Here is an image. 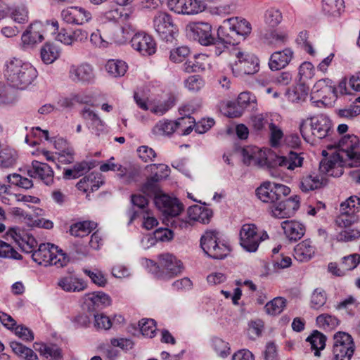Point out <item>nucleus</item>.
<instances>
[{"instance_id": "obj_1", "label": "nucleus", "mask_w": 360, "mask_h": 360, "mask_svg": "<svg viewBox=\"0 0 360 360\" xmlns=\"http://www.w3.org/2000/svg\"><path fill=\"white\" fill-rule=\"evenodd\" d=\"M337 148V153L324 158L319 165L321 172L334 177H339L343 174L344 166H360V140L356 136L342 137Z\"/></svg>"}, {"instance_id": "obj_2", "label": "nucleus", "mask_w": 360, "mask_h": 360, "mask_svg": "<svg viewBox=\"0 0 360 360\" xmlns=\"http://www.w3.org/2000/svg\"><path fill=\"white\" fill-rule=\"evenodd\" d=\"M4 76L10 86L25 89L37 77V71L31 63L13 58L6 63Z\"/></svg>"}, {"instance_id": "obj_3", "label": "nucleus", "mask_w": 360, "mask_h": 360, "mask_svg": "<svg viewBox=\"0 0 360 360\" xmlns=\"http://www.w3.org/2000/svg\"><path fill=\"white\" fill-rule=\"evenodd\" d=\"M145 262L149 271L160 280L171 279L181 274L184 269L182 262L170 253L160 255L158 264L150 259H146Z\"/></svg>"}, {"instance_id": "obj_4", "label": "nucleus", "mask_w": 360, "mask_h": 360, "mask_svg": "<svg viewBox=\"0 0 360 360\" xmlns=\"http://www.w3.org/2000/svg\"><path fill=\"white\" fill-rule=\"evenodd\" d=\"M299 128L302 138L310 143L314 141L313 137L326 138L331 130L332 122L327 115L319 114L302 120Z\"/></svg>"}, {"instance_id": "obj_5", "label": "nucleus", "mask_w": 360, "mask_h": 360, "mask_svg": "<svg viewBox=\"0 0 360 360\" xmlns=\"http://www.w3.org/2000/svg\"><path fill=\"white\" fill-rule=\"evenodd\" d=\"M32 259L44 266H56L58 268L67 265L68 258L57 246L50 243H41L32 255Z\"/></svg>"}, {"instance_id": "obj_6", "label": "nucleus", "mask_w": 360, "mask_h": 360, "mask_svg": "<svg viewBox=\"0 0 360 360\" xmlns=\"http://www.w3.org/2000/svg\"><path fill=\"white\" fill-rule=\"evenodd\" d=\"M251 31V24L247 20L236 17L225 20L224 25L219 27L217 35L229 44H234L231 38L234 36L245 37Z\"/></svg>"}, {"instance_id": "obj_7", "label": "nucleus", "mask_w": 360, "mask_h": 360, "mask_svg": "<svg viewBox=\"0 0 360 360\" xmlns=\"http://www.w3.org/2000/svg\"><path fill=\"white\" fill-rule=\"evenodd\" d=\"M200 246L205 254L217 259L224 258L230 252L228 244L216 231H206L200 238Z\"/></svg>"}, {"instance_id": "obj_8", "label": "nucleus", "mask_w": 360, "mask_h": 360, "mask_svg": "<svg viewBox=\"0 0 360 360\" xmlns=\"http://www.w3.org/2000/svg\"><path fill=\"white\" fill-rule=\"evenodd\" d=\"M232 55L236 58L231 65L234 76L243 77L259 71V60L254 54L236 49Z\"/></svg>"}, {"instance_id": "obj_9", "label": "nucleus", "mask_w": 360, "mask_h": 360, "mask_svg": "<svg viewBox=\"0 0 360 360\" xmlns=\"http://www.w3.org/2000/svg\"><path fill=\"white\" fill-rule=\"evenodd\" d=\"M240 245L247 252H255L260 243L268 238L266 232L259 231L253 224H243L240 230Z\"/></svg>"}, {"instance_id": "obj_10", "label": "nucleus", "mask_w": 360, "mask_h": 360, "mask_svg": "<svg viewBox=\"0 0 360 360\" xmlns=\"http://www.w3.org/2000/svg\"><path fill=\"white\" fill-rule=\"evenodd\" d=\"M355 345L352 337L345 332H338L333 336V360H350Z\"/></svg>"}, {"instance_id": "obj_11", "label": "nucleus", "mask_w": 360, "mask_h": 360, "mask_svg": "<svg viewBox=\"0 0 360 360\" xmlns=\"http://www.w3.org/2000/svg\"><path fill=\"white\" fill-rule=\"evenodd\" d=\"M153 22L155 31L162 40L172 42L178 35V27L174 23L172 17L167 13H158Z\"/></svg>"}, {"instance_id": "obj_12", "label": "nucleus", "mask_w": 360, "mask_h": 360, "mask_svg": "<svg viewBox=\"0 0 360 360\" xmlns=\"http://www.w3.org/2000/svg\"><path fill=\"white\" fill-rule=\"evenodd\" d=\"M241 153L243 161L246 165H267L271 167V160L275 153L270 150H262L257 146H248L243 148Z\"/></svg>"}, {"instance_id": "obj_13", "label": "nucleus", "mask_w": 360, "mask_h": 360, "mask_svg": "<svg viewBox=\"0 0 360 360\" xmlns=\"http://www.w3.org/2000/svg\"><path fill=\"white\" fill-rule=\"evenodd\" d=\"M168 8L179 15H194L205 9L200 0H167Z\"/></svg>"}, {"instance_id": "obj_14", "label": "nucleus", "mask_w": 360, "mask_h": 360, "mask_svg": "<svg viewBox=\"0 0 360 360\" xmlns=\"http://www.w3.org/2000/svg\"><path fill=\"white\" fill-rule=\"evenodd\" d=\"M186 31L195 40L203 46H208L214 43L212 27L208 22H193L186 26Z\"/></svg>"}, {"instance_id": "obj_15", "label": "nucleus", "mask_w": 360, "mask_h": 360, "mask_svg": "<svg viewBox=\"0 0 360 360\" xmlns=\"http://www.w3.org/2000/svg\"><path fill=\"white\" fill-rule=\"evenodd\" d=\"M300 198L297 195L292 196L285 201H278L269 207L272 217L278 219L290 218L299 209Z\"/></svg>"}, {"instance_id": "obj_16", "label": "nucleus", "mask_w": 360, "mask_h": 360, "mask_svg": "<svg viewBox=\"0 0 360 360\" xmlns=\"http://www.w3.org/2000/svg\"><path fill=\"white\" fill-rule=\"evenodd\" d=\"M131 48L143 56H149L156 51V43L154 39L145 32L139 31L131 38Z\"/></svg>"}, {"instance_id": "obj_17", "label": "nucleus", "mask_w": 360, "mask_h": 360, "mask_svg": "<svg viewBox=\"0 0 360 360\" xmlns=\"http://www.w3.org/2000/svg\"><path fill=\"white\" fill-rule=\"evenodd\" d=\"M68 77L75 83L89 84L94 82L96 75L91 65L83 63L71 65L68 71Z\"/></svg>"}, {"instance_id": "obj_18", "label": "nucleus", "mask_w": 360, "mask_h": 360, "mask_svg": "<svg viewBox=\"0 0 360 360\" xmlns=\"http://www.w3.org/2000/svg\"><path fill=\"white\" fill-rule=\"evenodd\" d=\"M304 158L301 153L290 151L285 155H280L274 153L271 158V167H280L283 169L293 171L297 168L302 167Z\"/></svg>"}, {"instance_id": "obj_19", "label": "nucleus", "mask_w": 360, "mask_h": 360, "mask_svg": "<svg viewBox=\"0 0 360 360\" xmlns=\"http://www.w3.org/2000/svg\"><path fill=\"white\" fill-rule=\"evenodd\" d=\"M27 173L30 177L37 179L47 186H50L53 184V170L46 163L34 160L28 167Z\"/></svg>"}, {"instance_id": "obj_20", "label": "nucleus", "mask_w": 360, "mask_h": 360, "mask_svg": "<svg viewBox=\"0 0 360 360\" xmlns=\"http://www.w3.org/2000/svg\"><path fill=\"white\" fill-rule=\"evenodd\" d=\"M154 202L157 208L166 216L176 217L183 210L182 204L176 198L165 194L156 195Z\"/></svg>"}, {"instance_id": "obj_21", "label": "nucleus", "mask_w": 360, "mask_h": 360, "mask_svg": "<svg viewBox=\"0 0 360 360\" xmlns=\"http://www.w3.org/2000/svg\"><path fill=\"white\" fill-rule=\"evenodd\" d=\"M45 30V25L41 22L37 21L30 24L21 36L22 47H31L42 41Z\"/></svg>"}, {"instance_id": "obj_22", "label": "nucleus", "mask_w": 360, "mask_h": 360, "mask_svg": "<svg viewBox=\"0 0 360 360\" xmlns=\"http://www.w3.org/2000/svg\"><path fill=\"white\" fill-rule=\"evenodd\" d=\"M111 15V12L106 13L101 18V21L102 22V23L105 25L108 22H110ZM106 30V27L104 25H103L101 29L97 30L96 32H93L90 37V41L91 44L96 48L101 50L106 49L111 44L112 38L110 34H108L107 33Z\"/></svg>"}, {"instance_id": "obj_23", "label": "nucleus", "mask_w": 360, "mask_h": 360, "mask_svg": "<svg viewBox=\"0 0 360 360\" xmlns=\"http://www.w3.org/2000/svg\"><path fill=\"white\" fill-rule=\"evenodd\" d=\"M61 18L68 24L83 25L91 19V14L79 6H70L61 11Z\"/></svg>"}, {"instance_id": "obj_24", "label": "nucleus", "mask_w": 360, "mask_h": 360, "mask_svg": "<svg viewBox=\"0 0 360 360\" xmlns=\"http://www.w3.org/2000/svg\"><path fill=\"white\" fill-rule=\"evenodd\" d=\"M7 236L12 238L20 249L27 253L33 252L37 245L36 239L32 235L18 228H11Z\"/></svg>"}, {"instance_id": "obj_25", "label": "nucleus", "mask_w": 360, "mask_h": 360, "mask_svg": "<svg viewBox=\"0 0 360 360\" xmlns=\"http://www.w3.org/2000/svg\"><path fill=\"white\" fill-rule=\"evenodd\" d=\"M57 286L66 292H79L87 288V284L75 274L69 273L58 278Z\"/></svg>"}, {"instance_id": "obj_26", "label": "nucleus", "mask_w": 360, "mask_h": 360, "mask_svg": "<svg viewBox=\"0 0 360 360\" xmlns=\"http://www.w3.org/2000/svg\"><path fill=\"white\" fill-rule=\"evenodd\" d=\"M336 94V88L333 81L328 78L321 79L316 82L311 89V98L326 101L327 98H334Z\"/></svg>"}, {"instance_id": "obj_27", "label": "nucleus", "mask_w": 360, "mask_h": 360, "mask_svg": "<svg viewBox=\"0 0 360 360\" xmlns=\"http://www.w3.org/2000/svg\"><path fill=\"white\" fill-rule=\"evenodd\" d=\"M316 248L310 239H305L295 245L293 256L299 262H307L314 257Z\"/></svg>"}, {"instance_id": "obj_28", "label": "nucleus", "mask_w": 360, "mask_h": 360, "mask_svg": "<svg viewBox=\"0 0 360 360\" xmlns=\"http://www.w3.org/2000/svg\"><path fill=\"white\" fill-rule=\"evenodd\" d=\"M294 56V52L290 48L274 52L269 61V67L273 71L285 68L290 63Z\"/></svg>"}, {"instance_id": "obj_29", "label": "nucleus", "mask_w": 360, "mask_h": 360, "mask_svg": "<svg viewBox=\"0 0 360 360\" xmlns=\"http://www.w3.org/2000/svg\"><path fill=\"white\" fill-rule=\"evenodd\" d=\"M284 234L290 241H297L302 238L306 231L305 226L297 221H284L281 224Z\"/></svg>"}, {"instance_id": "obj_30", "label": "nucleus", "mask_w": 360, "mask_h": 360, "mask_svg": "<svg viewBox=\"0 0 360 360\" xmlns=\"http://www.w3.org/2000/svg\"><path fill=\"white\" fill-rule=\"evenodd\" d=\"M82 117L86 120V125L92 134L99 136L105 133L106 128L104 122L93 110L84 109L82 112Z\"/></svg>"}, {"instance_id": "obj_31", "label": "nucleus", "mask_w": 360, "mask_h": 360, "mask_svg": "<svg viewBox=\"0 0 360 360\" xmlns=\"http://www.w3.org/2000/svg\"><path fill=\"white\" fill-rule=\"evenodd\" d=\"M83 304L88 310H94L97 307H103L110 304V297L103 292L87 293L82 297Z\"/></svg>"}, {"instance_id": "obj_32", "label": "nucleus", "mask_w": 360, "mask_h": 360, "mask_svg": "<svg viewBox=\"0 0 360 360\" xmlns=\"http://www.w3.org/2000/svg\"><path fill=\"white\" fill-rule=\"evenodd\" d=\"M210 65V59L205 54H198L193 58L187 60L183 65L186 72H197L205 70Z\"/></svg>"}, {"instance_id": "obj_33", "label": "nucleus", "mask_w": 360, "mask_h": 360, "mask_svg": "<svg viewBox=\"0 0 360 360\" xmlns=\"http://www.w3.org/2000/svg\"><path fill=\"white\" fill-rule=\"evenodd\" d=\"M103 184L101 175L98 172H91L83 177L77 184V187L83 192H93L98 189Z\"/></svg>"}, {"instance_id": "obj_34", "label": "nucleus", "mask_w": 360, "mask_h": 360, "mask_svg": "<svg viewBox=\"0 0 360 360\" xmlns=\"http://www.w3.org/2000/svg\"><path fill=\"white\" fill-rule=\"evenodd\" d=\"M256 195L261 201L270 203L271 205L278 201L277 198L278 194H276L274 192L272 184L270 181L264 182L257 188Z\"/></svg>"}, {"instance_id": "obj_35", "label": "nucleus", "mask_w": 360, "mask_h": 360, "mask_svg": "<svg viewBox=\"0 0 360 360\" xmlns=\"http://www.w3.org/2000/svg\"><path fill=\"white\" fill-rule=\"evenodd\" d=\"M97 224L92 221L76 222L70 226V233L75 237H84L96 229Z\"/></svg>"}, {"instance_id": "obj_36", "label": "nucleus", "mask_w": 360, "mask_h": 360, "mask_svg": "<svg viewBox=\"0 0 360 360\" xmlns=\"http://www.w3.org/2000/svg\"><path fill=\"white\" fill-rule=\"evenodd\" d=\"M264 43L274 46L284 44L288 39L287 32L281 30L265 32L261 35Z\"/></svg>"}, {"instance_id": "obj_37", "label": "nucleus", "mask_w": 360, "mask_h": 360, "mask_svg": "<svg viewBox=\"0 0 360 360\" xmlns=\"http://www.w3.org/2000/svg\"><path fill=\"white\" fill-rule=\"evenodd\" d=\"M285 95L290 102L300 103L306 100L308 95V88L304 83H299L288 89Z\"/></svg>"}, {"instance_id": "obj_38", "label": "nucleus", "mask_w": 360, "mask_h": 360, "mask_svg": "<svg viewBox=\"0 0 360 360\" xmlns=\"http://www.w3.org/2000/svg\"><path fill=\"white\" fill-rule=\"evenodd\" d=\"M323 183V178L318 174H309L303 176L300 182V189L303 192H309L321 188Z\"/></svg>"}, {"instance_id": "obj_39", "label": "nucleus", "mask_w": 360, "mask_h": 360, "mask_svg": "<svg viewBox=\"0 0 360 360\" xmlns=\"http://www.w3.org/2000/svg\"><path fill=\"white\" fill-rule=\"evenodd\" d=\"M60 53L56 45L46 43L41 49V58L44 63L51 64L59 57Z\"/></svg>"}, {"instance_id": "obj_40", "label": "nucleus", "mask_w": 360, "mask_h": 360, "mask_svg": "<svg viewBox=\"0 0 360 360\" xmlns=\"http://www.w3.org/2000/svg\"><path fill=\"white\" fill-rule=\"evenodd\" d=\"M175 131L174 122L167 120L159 121L152 129V133L155 136H169Z\"/></svg>"}, {"instance_id": "obj_41", "label": "nucleus", "mask_w": 360, "mask_h": 360, "mask_svg": "<svg viewBox=\"0 0 360 360\" xmlns=\"http://www.w3.org/2000/svg\"><path fill=\"white\" fill-rule=\"evenodd\" d=\"M17 160L18 153L14 149L8 147L0 150V167H12L16 164Z\"/></svg>"}, {"instance_id": "obj_42", "label": "nucleus", "mask_w": 360, "mask_h": 360, "mask_svg": "<svg viewBox=\"0 0 360 360\" xmlns=\"http://www.w3.org/2000/svg\"><path fill=\"white\" fill-rule=\"evenodd\" d=\"M307 341L309 342L311 349L314 351V355L319 356L320 351L325 348L326 338L321 333L314 330L307 338Z\"/></svg>"}, {"instance_id": "obj_43", "label": "nucleus", "mask_w": 360, "mask_h": 360, "mask_svg": "<svg viewBox=\"0 0 360 360\" xmlns=\"http://www.w3.org/2000/svg\"><path fill=\"white\" fill-rule=\"evenodd\" d=\"M34 348L40 355L46 358H51L56 360L61 359V351L56 346H48L43 343L35 342Z\"/></svg>"}, {"instance_id": "obj_44", "label": "nucleus", "mask_w": 360, "mask_h": 360, "mask_svg": "<svg viewBox=\"0 0 360 360\" xmlns=\"http://www.w3.org/2000/svg\"><path fill=\"white\" fill-rule=\"evenodd\" d=\"M344 7L343 0H323V10L328 15L340 16Z\"/></svg>"}, {"instance_id": "obj_45", "label": "nucleus", "mask_w": 360, "mask_h": 360, "mask_svg": "<svg viewBox=\"0 0 360 360\" xmlns=\"http://www.w3.org/2000/svg\"><path fill=\"white\" fill-rule=\"evenodd\" d=\"M286 303L287 301L284 297H276L265 304V311L269 315L277 316L284 310Z\"/></svg>"}, {"instance_id": "obj_46", "label": "nucleus", "mask_w": 360, "mask_h": 360, "mask_svg": "<svg viewBox=\"0 0 360 360\" xmlns=\"http://www.w3.org/2000/svg\"><path fill=\"white\" fill-rule=\"evenodd\" d=\"M359 221L358 215L349 213L345 210H340V214L335 219V223L341 229L351 227L357 224Z\"/></svg>"}, {"instance_id": "obj_47", "label": "nucleus", "mask_w": 360, "mask_h": 360, "mask_svg": "<svg viewBox=\"0 0 360 360\" xmlns=\"http://www.w3.org/2000/svg\"><path fill=\"white\" fill-rule=\"evenodd\" d=\"M11 347L13 352L25 360H39L36 353L30 348L18 342H12Z\"/></svg>"}, {"instance_id": "obj_48", "label": "nucleus", "mask_w": 360, "mask_h": 360, "mask_svg": "<svg viewBox=\"0 0 360 360\" xmlns=\"http://www.w3.org/2000/svg\"><path fill=\"white\" fill-rule=\"evenodd\" d=\"M133 32L131 26L129 24L120 26L114 33V44L120 46L127 44L131 38Z\"/></svg>"}, {"instance_id": "obj_49", "label": "nucleus", "mask_w": 360, "mask_h": 360, "mask_svg": "<svg viewBox=\"0 0 360 360\" xmlns=\"http://www.w3.org/2000/svg\"><path fill=\"white\" fill-rule=\"evenodd\" d=\"M133 1L134 0H114V2L118 6L117 8L114 9V13L118 15L117 18L120 21L124 22L129 18L133 11L131 7L129 6V4Z\"/></svg>"}, {"instance_id": "obj_50", "label": "nucleus", "mask_w": 360, "mask_h": 360, "mask_svg": "<svg viewBox=\"0 0 360 360\" xmlns=\"http://www.w3.org/2000/svg\"><path fill=\"white\" fill-rule=\"evenodd\" d=\"M315 68L311 62L304 61L298 68V79L300 83H305L315 75Z\"/></svg>"}, {"instance_id": "obj_51", "label": "nucleus", "mask_w": 360, "mask_h": 360, "mask_svg": "<svg viewBox=\"0 0 360 360\" xmlns=\"http://www.w3.org/2000/svg\"><path fill=\"white\" fill-rule=\"evenodd\" d=\"M359 238L360 229L352 226L342 229V230L336 235V239L340 242L354 241Z\"/></svg>"}, {"instance_id": "obj_52", "label": "nucleus", "mask_w": 360, "mask_h": 360, "mask_svg": "<svg viewBox=\"0 0 360 360\" xmlns=\"http://www.w3.org/2000/svg\"><path fill=\"white\" fill-rule=\"evenodd\" d=\"M29 12L24 4L15 6L10 9L11 18L18 23H25L28 21Z\"/></svg>"}, {"instance_id": "obj_53", "label": "nucleus", "mask_w": 360, "mask_h": 360, "mask_svg": "<svg viewBox=\"0 0 360 360\" xmlns=\"http://www.w3.org/2000/svg\"><path fill=\"white\" fill-rule=\"evenodd\" d=\"M340 210L356 214L360 211V197L351 195L340 204Z\"/></svg>"}, {"instance_id": "obj_54", "label": "nucleus", "mask_w": 360, "mask_h": 360, "mask_svg": "<svg viewBox=\"0 0 360 360\" xmlns=\"http://www.w3.org/2000/svg\"><path fill=\"white\" fill-rule=\"evenodd\" d=\"M147 169L154 176L155 180H162L169 175L170 169L165 164H153L147 166Z\"/></svg>"}, {"instance_id": "obj_55", "label": "nucleus", "mask_w": 360, "mask_h": 360, "mask_svg": "<svg viewBox=\"0 0 360 360\" xmlns=\"http://www.w3.org/2000/svg\"><path fill=\"white\" fill-rule=\"evenodd\" d=\"M204 79L199 75H191L185 79L184 84L186 89L191 93L200 91L205 86Z\"/></svg>"}, {"instance_id": "obj_56", "label": "nucleus", "mask_w": 360, "mask_h": 360, "mask_svg": "<svg viewBox=\"0 0 360 360\" xmlns=\"http://www.w3.org/2000/svg\"><path fill=\"white\" fill-rule=\"evenodd\" d=\"M264 18L267 25L274 27L281 23L283 16L278 9L270 8L265 11Z\"/></svg>"}, {"instance_id": "obj_57", "label": "nucleus", "mask_w": 360, "mask_h": 360, "mask_svg": "<svg viewBox=\"0 0 360 360\" xmlns=\"http://www.w3.org/2000/svg\"><path fill=\"white\" fill-rule=\"evenodd\" d=\"M190 53V49L186 46L174 48L170 51L169 60L174 63H182L189 56Z\"/></svg>"}, {"instance_id": "obj_58", "label": "nucleus", "mask_w": 360, "mask_h": 360, "mask_svg": "<svg viewBox=\"0 0 360 360\" xmlns=\"http://www.w3.org/2000/svg\"><path fill=\"white\" fill-rule=\"evenodd\" d=\"M342 271L346 274L348 271L354 269L360 263V255L358 253L351 254L343 257L341 259Z\"/></svg>"}, {"instance_id": "obj_59", "label": "nucleus", "mask_w": 360, "mask_h": 360, "mask_svg": "<svg viewBox=\"0 0 360 360\" xmlns=\"http://www.w3.org/2000/svg\"><path fill=\"white\" fill-rule=\"evenodd\" d=\"M181 114L184 115V117L179 118L175 123L176 130H182L185 129L189 124L195 123V119L189 115H187V113L191 112L190 106L188 105L183 106L181 109Z\"/></svg>"}, {"instance_id": "obj_60", "label": "nucleus", "mask_w": 360, "mask_h": 360, "mask_svg": "<svg viewBox=\"0 0 360 360\" xmlns=\"http://www.w3.org/2000/svg\"><path fill=\"white\" fill-rule=\"evenodd\" d=\"M139 326L143 336L153 338L157 330L155 322L151 319H143L139 321Z\"/></svg>"}, {"instance_id": "obj_61", "label": "nucleus", "mask_w": 360, "mask_h": 360, "mask_svg": "<svg viewBox=\"0 0 360 360\" xmlns=\"http://www.w3.org/2000/svg\"><path fill=\"white\" fill-rule=\"evenodd\" d=\"M327 300V295L322 288L315 289L311 296V307L319 309L323 307Z\"/></svg>"}, {"instance_id": "obj_62", "label": "nucleus", "mask_w": 360, "mask_h": 360, "mask_svg": "<svg viewBox=\"0 0 360 360\" xmlns=\"http://www.w3.org/2000/svg\"><path fill=\"white\" fill-rule=\"evenodd\" d=\"M83 272L91 278L92 283L98 286L103 287L107 283L106 276L98 269L90 270L84 269Z\"/></svg>"}, {"instance_id": "obj_63", "label": "nucleus", "mask_w": 360, "mask_h": 360, "mask_svg": "<svg viewBox=\"0 0 360 360\" xmlns=\"http://www.w3.org/2000/svg\"><path fill=\"white\" fill-rule=\"evenodd\" d=\"M0 257L21 259L22 256L10 244L0 240Z\"/></svg>"}, {"instance_id": "obj_64", "label": "nucleus", "mask_w": 360, "mask_h": 360, "mask_svg": "<svg viewBox=\"0 0 360 360\" xmlns=\"http://www.w3.org/2000/svg\"><path fill=\"white\" fill-rule=\"evenodd\" d=\"M316 323L319 328L330 330L338 325V320L335 316L324 314L316 318Z\"/></svg>"}]
</instances>
